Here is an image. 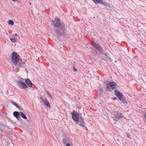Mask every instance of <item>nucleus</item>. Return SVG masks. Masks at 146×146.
<instances>
[{
	"label": "nucleus",
	"mask_w": 146,
	"mask_h": 146,
	"mask_svg": "<svg viewBox=\"0 0 146 146\" xmlns=\"http://www.w3.org/2000/svg\"><path fill=\"white\" fill-rule=\"evenodd\" d=\"M93 1L95 3H100L101 0H93Z\"/></svg>",
	"instance_id": "nucleus-18"
},
{
	"label": "nucleus",
	"mask_w": 146,
	"mask_h": 146,
	"mask_svg": "<svg viewBox=\"0 0 146 146\" xmlns=\"http://www.w3.org/2000/svg\"><path fill=\"white\" fill-rule=\"evenodd\" d=\"M53 30L58 36H64L66 35V30L65 26L62 24L60 19L56 17L52 21Z\"/></svg>",
	"instance_id": "nucleus-1"
},
{
	"label": "nucleus",
	"mask_w": 146,
	"mask_h": 146,
	"mask_svg": "<svg viewBox=\"0 0 146 146\" xmlns=\"http://www.w3.org/2000/svg\"><path fill=\"white\" fill-rule=\"evenodd\" d=\"M13 115L15 117H16V119L18 120H19L20 118V117L19 116L20 112L19 113L18 111H14L13 112Z\"/></svg>",
	"instance_id": "nucleus-11"
},
{
	"label": "nucleus",
	"mask_w": 146,
	"mask_h": 146,
	"mask_svg": "<svg viewBox=\"0 0 146 146\" xmlns=\"http://www.w3.org/2000/svg\"><path fill=\"white\" fill-rule=\"evenodd\" d=\"M25 83L29 87L31 88L32 87L33 84L29 79H26L25 80Z\"/></svg>",
	"instance_id": "nucleus-12"
},
{
	"label": "nucleus",
	"mask_w": 146,
	"mask_h": 146,
	"mask_svg": "<svg viewBox=\"0 0 146 146\" xmlns=\"http://www.w3.org/2000/svg\"><path fill=\"white\" fill-rule=\"evenodd\" d=\"M13 36H14V38H16L17 36H18L19 37V36L17 33H15L14 35H13Z\"/></svg>",
	"instance_id": "nucleus-20"
},
{
	"label": "nucleus",
	"mask_w": 146,
	"mask_h": 146,
	"mask_svg": "<svg viewBox=\"0 0 146 146\" xmlns=\"http://www.w3.org/2000/svg\"><path fill=\"white\" fill-rule=\"evenodd\" d=\"M12 104L13 105L15 106L16 107L19 109L20 110H21L22 109L21 108L19 107V106L16 103H15L13 101H12L11 102Z\"/></svg>",
	"instance_id": "nucleus-14"
},
{
	"label": "nucleus",
	"mask_w": 146,
	"mask_h": 146,
	"mask_svg": "<svg viewBox=\"0 0 146 146\" xmlns=\"http://www.w3.org/2000/svg\"><path fill=\"white\" fill-rule=\"evenodd\" d=\"M17 84L21 88L25 89L27 88V86L22 80H19L17 82Z\"/></svg>",
	"instance_id": "nucleus-6"
},
{
	"label": "nucleus",
	"mask_w": 146,
	"mask_h": 146,
	"mask_svg": "<svg viewBox=\"0 0 146 146\" xmlns=\"http://www.w3.org/2000/svg\"><path fill=\"white\" fill-rule=\"evenodd\" d=\"M70 139L68 138H66L65 139H63V141L64 144H66V143H68L70 142Z\"/></svg>",
	"instance_id": "nucleus-13"
},
{
	"label": "nucleus",
	"mask_w": 146,
	"mask_h": 146,
	"mask_svg": "<svg viewBox=\"0 0 146 146\" xmlns=\"http://www.w3.org/2000/svg\"><path fill=\"white\" fill-rule=\"evenodd\" d=\"M10 40L12 42H15V38H10Z\"/></svg>",
	"instance_id": "nucleus-19"
},
{
	"label": "nucleus",
	"mask_w": 146,
	"mask_h": 146,
	"mask_svg": "<svg viewBox=\"0 0 146 146\" xmlns=\"http://www.w3.org/2000/svg\"><path fill=\"white\" fill-rule=\"evenodd\" d=\"M101 91H98V94H101Z\"/></svg>",
	"instance_id": "nucleus-26"
},
{
	"label": "nucleus",
	"mask_w": 146,
	"mask_h": 146,
	"mask_svg": "<svg viewBox=\"0 0 146 146\" xmlns=\"http://www.w3.org/2000/svg\"><path fill=\"white\" fill-rule=\"evenodd\" d=\"M12 0L13 1H15L16 0Z\"/></svg>",
	"instance_id": "nucleus-28"
},
{
	"label": "nucleus",
	"mask_w": 146,
	"mask_h": 146,
	"mask_svg": "<svg viewBox=\"0 0 146 146\" xmlns=\"http://www.w3.org/2000/svg\"><path fill=\"white\" fill-rule=\"evenodd\" d=\"M76 123L81 127H85V122L82 117H80L79 119L76 122Z\"/></svg>",
	"instance_id": "nucleus-8"
},
{
	"label": "nucleus",
	"mask_w": 146,
	"mask_h": 146,
	"mask_svg": "<svg viewBox=\"0 0 146 146\" xmlns=\"http://www.w3.org/2000/svg\"><path fill=\"white\" fill-rule=\"evenodd\" d=\"M20 115L21 117L25 119H26L27 118L26 115L22 112H20Z\"/></svg>",
	"instance_id": "nucleus-15"
},
{
	"label": "nucleus",
	"mask_w": 146,
	"mask_h": 146,
	"mask_svg": "<svg viewBox=\"0 0 146 146\" xmlns=\"http://www.w3.org/2000/svg\"><path fill=\"white\" fill-rule=\"evenodd\" d=\"M113 100H116L117 99V98L115 97L113 98Z\"/></svg>",
	"instance_id": "nucleus-27"
},
{
	"label": "nucleus",
	"mask_w": 146,
	"mask_h": 146,
	"mask_svg": "<svg viewBox=\"0 0 146 146\" xmlns=\"http://www.w3.org/2000/svg\"><path fill=\"white\" fill-rule=\"evenodd\" d=\"M99 3L105 5H106V2L103 1L102 0H101V1H100Z\"/></svg>",
	"instance_id": "nucleus-17"
},
{
	"label": "nucleus",
	"mask_w": 146,
	"mask_h": 146,
	"mask_svg": "<svg viewBox=\"0 0 146 146\" xmlns=\"http://www.w3.org/2000/svg\"><path fill=\"white\" fill-rule=\"evenodd\" d=\"M48 97L51 99H52V96L48 93H47Z\"/></svg>",
	"instance_id": "nucleus-21"
},
{
	"label": "nucleus",
	"mask_w": 146,
	"mask_h": 146,
	"mask_svg": "<svg viewBox=\"0 0 146 146\" xmlns=\"http://www.w3.org/2000/svg\"><path fill=\"white\" fill-rule=\"evenodd\" d=\"M102 89L101 88H100V90L99 91H101V92H102Z\"/></svg>",
	"instance_id": "nucleus-25"
},
{
	"label": "nucleus",
	"mask_w": 146,
	"mask_h": 146,
	"mask_svg": "<svg viewBox=\"0 0 146 146\" xmlns=\"http://www.w3.org/2000/svg\"><path fill=\"white\" fill-rule=\"evenodd\" d=\"M72 117L73 119L76 122L78 120V112H73L71 113Z\"/></svg>",
	"instance_id": "nucleus-9"
},
{
	"label": "nucleus",
	"mask_w": 146,
	"mask_h": 146,
	"mask_svg": "<svg viewBox=\"0 0 146 146\" xmlns=\"http://www.w3.org/2000/svg\"><path fill=\"white\" fill-rule=\"evenodd\" d=\"M117 84L114 82H110L108 83L106 86V90L108 91H111L113 90L116 87Z\"/></svg>",
	"instance_id": "nucleus-4"
},
{
	"label": "nucleus",
	"mask_w": 146,
	"mask_h": 146,
	"mask_svg": "<svg viewBox=\"0 0 146 146\" xmlns=\"http://www.w3.org/2000/svg\"><path fill=\"white\" fill-rule=\"evenodd\" d=\"M8 23L11 25H13L14 24L13 21L11 20H9L8 21Z\"/></svg>",
	"instance_id": "nucleus-16"
},
{
	"label": "nucleus",
	"mask_w": 146,
	"mask_h": 146,
	"mask_svg": "<svg viewBox=\"0 0 146 146\" xmlns=\"http://www.w3.org/2000/svg\"><path fill=\"white\" fill-rule=\"evenodd\" d=\"M92 45L97 50L100 51L101 53H103V49L101 46V45L98 44L95 42L92 43Z\"/></svg>",
	"instance_id": "nucleus-7"
},
{
	"label": "nucleus",
	"mask_w": 146,
	"mask_h": 146,
	"mask_svg": "<svg viewBox=\"0 0 146 146\" xmlns=\"http://www.w3.org/2000/svg\"><path fill=\"white\" fill-rule=\"evenodd\" d=\"M66 146H72V145H71L69 143H67L66 144Z\"/></svg>",
	"instance_id": "nucleus-24"
},
{
	"label": "nucleus",
	"mask_w": 146,
	"mask_h": 146,
	"mask_svg": "<svg viewBox=\"0 0 146 146\" xmlns=\"http://www.w3.org/2000/svg\"><path fill=\"white\" fill-rule=\"evenodd\" d=\"M20 58V56L16 52H13V53L11 59L14 66H18L21 67H24L25 66V63Z\"/></svg>",
	"instance_id": "nucleus-2"
},
{
	"label": "nucleus",
	"mask_w": 146,
	"mask_h": 146,
	"mask_svg": "<svg viewBox=\"0 0 146 146\" xmlns=\"http://www.w3.org/2000/svg\"><path fill=\"white\" fill-rule=\"evenodd\" d=\"M114 93L115 95L117 97L118 99L121 101L123 102L124 104H127L125 98L119 91L117 90H115Z\"/></svg>",
	"instance_id": "nucleus-3"
},
{
	"label": "nucleus",
	"mask_w": 146,
	"mask_h": 146,
	"mask_svg": "<svg viewBox=\"0 0 146 146\" xmlns=\"http://www.w3.org/2000/svg\"><path fill=\"white\" fill-rule=\"evenodd\" d=\"M127 137L128 138H130V135L128 134H127Z\"/></svg>",
	"instance_id": "nucleus-23"
},
{
	"label": "nucleus",
	"mask_w": 146,
	"mask_h": 146,
	"mask_svg": "<svg viewBox=\"0 0 146 146\" xmlns=\"http://www.w3.org/2000/svg\"><path fill=\"white\" fill-rule=\"evenodd\" d=\"M17 68H18L17 66ZM19 68V67H18V68H17V69ZM17 70H18V69Z\"/></svg>",
	"instance_id": "nucleus-29"
},
{
	"label": "nucleus",
	"mask_w": 146,
	"mask_h": 146,
	"mask_svg": "<svg viewBox=\"0 0 146 146\" xmlns=\"http://www.w3.org/2000/svg\"><path fill=\"white\" fill-rule=\"evenodd\" d=\"M73 70L74 71V72H76L77 71V70L76 68L74 67H73Z\"/></svg>",
	"instance_id": "nucleus-22"
},
{
	"label": "nucleus",
	"mask_w": 146,
	"mask_h": 146,
	"mask_svg": "<svg viewBox=\"0 0 146 146\" xmlns=\"http://www.w3.org/2000/svg\"><path fill=\"white\" fill-rule=\"evenodd\" d=\"M113 115L115 116L113 117V119L116 121H118L121 118L124 117L123 114L118 111L115 112H114Z\"/></svg>",
	"instance_id": "nucleus-5"
},
{
	"label": "nucleus",
	"mask_w": 146,
	"mask_h": 146,
	"mask_svg": "<svg viewBox=\"0 0 146 146\" xmlns=\"http://www.w3.org/2000/svg\"><path fill=\"white\" fill-rule=\"evenodd\" d=\"M41 102L44 104H45L48 107H50V104H49L48 101L47 100L44 98V99H42L41 98L40 99Z\"/></svg>",
	"instance_id": "nucleus-10"
}]
</instances>
